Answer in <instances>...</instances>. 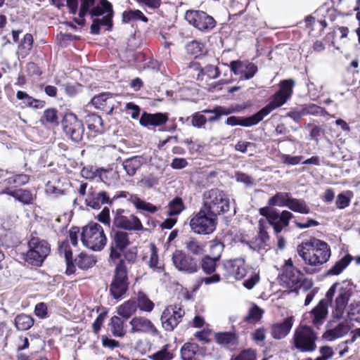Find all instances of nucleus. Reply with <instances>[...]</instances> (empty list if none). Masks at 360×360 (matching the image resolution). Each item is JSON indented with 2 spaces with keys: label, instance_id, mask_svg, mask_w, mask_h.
<instances>
[{
  "label": "nucleus",
  "instance_id": "603ef678",
  "mask_svg": "<svg viewBox=\"0 0 360 360\" xmlns=\"http://www.w3.org/2000/svg\"><path fill=\"white\" fill-rule=\"evenodd\" d=\"M218 260L212 258L210 256H205L201 261L202 271L207 274L214 272Z\"/></svg>",
  "mask_w": 360,
  "mask_h": 360
},
{
  "label": "nucleus",
  "instance_id": "a211bd4d",
  "mask_svg": "<svg viewBox=\"0 0 360 360\" xmlns=\"http://www.w3.org/2000/svg\"><path fill=\"white\" fill-rule=\"evenodd\" d=\"M279 277L285 287L295 290L302 281V274L293 266L291 259H289L285 261L283 272Z\"/></svg>",
  "mask_w": 360,
  "mask_h": 360
},
{
  "label": "nucleus",
  "instance_id": "f3484780",
  "mask_svg": "<svg viewBox=\"0 0 360 360\" xmlns=\"http://www.w3.org/2000/svg\"><path fill=\"white\" fill-rule=\"evenodd\" d=\"M185 315L184 310L178 305H169L165 309L161 316L162 326L167 331H172L181 321Z\"/></svg>",
  "mask_w": 360,
  "mask_h": 360
},
{
  "label": "nucleus",
  "instance_id": "37998d69",
  "mask_svg": "<svg viewBox=\"0 0 360 360\" xmlns=\"http://www.w3.org/2000/svg\"><path fill=\"white\" fill-rule=\"evenodd\" d=\"M352 257L349 255L335 262L327 271L326 275H339L351 262Z\"/></svg>",
  "mask_w": 360,
  "mask_h": 360
},
{
  "label": "nucleus",
  "instance_id": "a878e982",
  "mask_svg": "<svg viewBox=\"0 0 360 360\" xmlns=\"http://www.w3.org/2000/svg\"><path fill=\"white\" fill-rule=\"evenodd\" d=\"M186 254L194 256H202L205 252V244L203 241L194 238L187 237L183 243Z\"/></svg>",
  "mask_w": 360,
  "mask_h": 360
},
{
  "label": "nucleus",
  "instance_id": "f03ea898",
  "mask_svg": "<svg viewBox=\"0 0 360 360\" xmlns=\"http://www.w3.org/2000/svg\"><path fill=\"white\" fill-rule=\"evenodd\" d=\"M297 252L304 264L311 266H317L325 264L331 255L328 244L316 238H312L309 241L299 245Z\"/></svg>",
  "mask_w": 360,
  "mask_h": 360
},
{
  "label": "nucleus",
  "instance_id": "4468645a",
  "mask_svg": "<svg viewBox=\"0 0 360 360\" xmlns=\"http://www.w3.org/2000/svg\"><path fill=\"white\" fill-rule=\"evenodd\" d=\"M185 19L198 30L203 32L212 30L216 25L214 19L202 11H187Z\"/></svg>",
  "mask_w": 360,
  "mask_h": 360
},
{
  "label": "nucleus",
  "instance_id": "cd10ccee",
  "mask_svg": "<svg viewBox=\"0 0 360 360\" xmlns=\"http://www.w3.org/2000/svg\"><path fill=\"white\" fill-rule=\"evenodd\" d=\"M328 300H322L311 311V321L314 325L318 326L322 324L328 314Z\"/></svg>",
  "mask_w": 360,
  "mask_h": 360
},
{
  "label": "nucleus",
  "instance_id": "864d4df0",
  "mask_svg": "<svg viewBox=\"0 0 360 360\" xmlns=\"http://www.w3.org/2000/svg\"><path fill=\"white\" fill-rule=\"evenodd\" d=\"M204 48V44L198 41H192L186 46V52L194 57H198L199 55H201Z\"/></svg>",
  "mask_w": 360,
  "mask_h": 360
},
{
  "label": "nucleus",
  "instance_id": "c9c22d12",
  "mask_svg": "<svg viewBox=\"0 0 360 360\" xmlns=\"http://www.w3.org/2000/svg\"><path fill=\"white\" fill-rule=\"evenodd\" d=\"M287 207L295 212L300 214H309L310 212V208L304 200L292 198L291 196Z\"/></svg>",
  "mask_w": 360,
  "mask_h": 360
},
{
  "label": "nucleus",
  "instance_id": "1a4fd4ad",
  "mask_svg": "<svg viewBox=\"0 0 360 360\" xmlns=\"http://www.w3.org/2000/svg\"><path fill=\"white\" fill-rule=\"evenodd\" d=\"M81 240L84 246L93 250H101L106 243L103 229L98 223H90L84 226Z\"/></svg>",
  "mask_w": 360,
  "mask_h": 360
},
{
  "label": "nucleus",
  "instance_id": "c85d7f7f",
  "mask_svg": "<svg viewBox=\"0 0 360 360\" xmlns=\"http://www.w3.org/2000/svg\"><path fill=\"white\" fill-rule=\"evenodd\" d=\"M261 121V119L257 112L248 117H240L236 116L229 117L226 120V124L231 126L240 125L243 127H251L256 125Z\"/></svg>",
  "mask_w": 360,
  "mask_h": 360
},
{
  "label": "nucleus",
  "instance_id": "e433bc0d",
  "mask_svg": "<svg viewBox=\"0 0 360 360\" xmlns=\"http://www.w3.org/2000/svg\"><path fill=\"white\" fill-rule=\"evenodd\" d=\"M40 122L49 127L58 126L59 124L58 111L54 108L45 110Z\"/></svg>",
  "mask_w": 360,
  "mask_h": 360
},
{
  "label": "nucleus",
  "instance_id": "bb28decb",
  "mask_svg": "<svg viewBox=\"0 0 360 360\" xmlns=\"http://www.w3.org/2000/svg\"><path fill=\"white\" fill-rule=\"evenodd\" d=\"M84 114L83 117L89 131L94 132L95 134H101L104 132L105 129L103 120L100 116L86 111H84Z\"/></svg>",
  "mask_w": 360,
  "mask_h": 360
},
{
  "label": "nucleus",
  "instance_id": "e2e57ef3",
  "mask_svg": "<svg viewBox=\"0 0 360 360\" xmlns=\"http://www.w3.org/2000/svg\"><path fill=\"white\" fill-rule=\"evenodd\" d=\"M207 122V119L205 115L195 112L191 117V125L200 128L203 126Z\"/></svg>",
  "mask_w": 360,
  "mask_h": 360
},
{
  "label": "nucleus",
  "instance_id": "4c0bfd02",
  "mask_svg": "<svg viewBox=\"0 0 360 360\" xmlns=\"http://www.w3.org/2000/svg\"><path fill=\"white\" fill-rule=\"evenodd\" d=\"M348 326L344 323H339L335 328L326 330L323 334V338L328 341H333L342 337L348 332Z\"/></svg>",
  "mask_w": 360,
  "mask_h": 360
},
{
  "label": "nucleus",
  "instance_id": "ea45409f",
  "mask_svg": "<svg viewBox=\"0 0 360 360\" xmlns=\"http://www.w3.org/2000/svg\"><path fill=\"white\" fill-rule=\"evenodd\" d=\"M34 319L25 314H20L16 316L14 320V324L18 330H27L34 325Z\"/></svg>",
  "mask_w": 360,
  "mask_h": 360
},
{
  "label": "nucleus",
  "instance_id": "7ed1b4c3",
  "mask_svg": "<svg viewBox=\"0 0 360 360\" xmlns=\"http://www.w3.org/2000/svg\"><path fill=\"white\" fill-rule=\"evenodd\" d=\"M338 289V295L335 299V309L333 311V316L336 319L342 317L344 311L350 298L356 297L359 298L358 291L354 285L349 281H345L341 283H334L328 290L326 298L328 301H331L336 289Z\"/></svg>",
  "mask_w": 360,
  "mask_h": 360
},
{
  "label": "nucleus",
  "instance_id": "052dcab7",
  "mask_svg": "<svg viewBox=\"0 0 360 360\" xmlns=\"http://www.w3.org/2000/svg\"><path fill=\"white\" fill-rule=\"evenodd\" d=\"M302 156H291L290 155L283 154L281 155V160L283 163L288 165H296L301 162Z\"/></svg>",
  "mask_w": 360,
  "mask_h": 360
},
{
  "label": "nucleus",
  "instance_id": "a18cd8bd",
  "mask_svg": "<svg viewBox=\"0 0 360 360\" xmlns=\"http://www.w3.org/2000/svg\"><path fill=\"white\" fill-rule=\"evenodd\" d=\"M137 308L140 310L150 312L154 308V303L143 292H139L136 297Z\"/></svg>",
  "mask_w": 360,
  "mask_h": 360
},
{
  "label": "nucleus",
  "instance_id": "412c9836",
  "mask_svg": "<svg viewBox=\"0 0 360 360\" xmlns=\"http://www.w3.org/2000/svg\"><path fill=\"white\" fill-rule=\"evenodd\" d=\"M231 70L240 79L248 80L257 73V66L249 61L233 60L230 64Z\"/></svg>",
  "mask_w": 360,
  "mask_h": 360
},
{
  "label": "nucleus",
  "instance_id": "6e6552de",
  "mask_svg": "<svg viewBox=\"0 0 360 360\" xmlns=\"http://www.w3.org/2000/svg\"><path fill=\"white\" fill-rule=\"evenodd\" d=\"M50 251L51 247L46 240L32 236L28 241V250L23 255V259L32 266H41Z\"/></svg>",
  "mask_w": 360,
  "mask_h": 360
},
{
  "label": "nucleus",
  "instance_id": "bf43d9fd",
  "mask_svg": "<svg viewBox=\"0 0 360 360\" xmlns=\"http://www.w3.org/2000/svg\"><path fill=\"white\" fill-rule=\"evenodd\" d=\"M109 98V93H103L94 96L91 100V103L96 108H102Z\"/></svg>",
  "mask_w": 360,
  "mask_h": 360
},
{
  "label": "nucleus",
  "instance_id": "5701e85b",
  "mask_svg": "<svg viewBox=\"0 0 360 360\" xmlns=\"http://www.w3.org/2000/svg\"><path fill=\"white\" fill-rule=\"evenodd\" d=\"M130 244L129 233L123 231H116L112 236L110 245V255L112 259H118L121 252Z\"/></svg>",
  "mask_w": 360,
  "mask_h": 360
},
{
  "label": "nucleus",
  "instance_id": "72a5a7b5",
  "mask_svg": "<svg viewBox=\"0 0 360 360\" xmlns=\"http://www.w3.org/2000/svg\"><path fill=\"white\" fill-rule=\"evenodd\" d=\"M128 201L131 202L138 210L148 212L151 214L158 211V207L155 205L141 200L137 195H130Z\"/></svg>",
  "mask_w": 360,
  "mask_h": 360
},
{
  "label": "nucleus",
  "instance_id": "473e14b6",
  "mask_svg": "<svg viewBox=\"0 0 360 360\" xmlns=\"http://www.w3.org/2000/svg\"><path fill=\"white\" fill-rule=\"evenodd\" d=\"M16 98L22 101V103L27 107L36 109L42 108L44 105V101L35 99L28 95L25 91H18L16 93Z\"/></svg>",
  "mask_w": 360,
  "mask_h": 360
},
{
  "label": "nucleus",
  "instance_id": "f8f14e48",
  "mask_svg": "<svg viewBox=\"0 0 360 360\" xmlns=\"http://www.w3.org/2000/svg\"><path fill=\"white\" fill-rule=\"evenodd\" d=\"M113 226L129 231L139 232L144 230V227L142 224L140 219L131 214L128 210L124 209H117L112 212Z\"/></svg>",
  "mask_w": 360,
  "mask_h": 360
},
{
  "label": "nucleus",
  "instance_id": "4d7b16f0",
  "mask_svg": "<svg viewBox=\"0 0 360 360\" xmlns=\"http://www.w3.org/2000/svg\"><path fill=\"white\" fill-rule=\"evenodd\" d=\"M200 74L207 75L210 79H216L219 76L218 68L213 65H207L204 68L201 69L198 75V78Z\"/></svg>",
  "mask_w": 360,
  "mask_h": 360
},
{
  "label": "nucleus",
  "instance_id": "ddd939ff",
  "mask_svg": "<svg viewBox=\"0 0 360 360\" xmlns=\"http://www.w3.org/2000/svg\"><path fill=\"white\" fill-rule=\"evenodd\" d=\"M259 214L266 218L277 235L289 225L290 220L293 217L292 213L288 210H283L281 212L278 210L269 207L260 208Z\"/></svg>",
  "mask_w": 360,
  "mask_h": 360
},
{
  "label": "nucleus",
  "instance_id": "dca6fc26",
  "mask_svg": "<svg viewBox=\"0 0 360 360\" xmlns=\"http://www.w3.org/2000/svg\"><path fill=\"white\" fill-rule=\"evenodd\" d=\"M172 260L175 268L179 271L193 274L198 269L197 260L182 250H175L172 254Z\"/></svg>",
  "mask_w": 360,
  "mask_h": 360
},
{
  "label": "nucleus",
  "instance_id": "f257e3e1",
  "mask_svg": "<svg viewBox=\"0 0 360 360\" xmlns=\"http://www.w3.org/2000/svg\"><path fill=\"white\" fill-rule=\"evenodd\" d=\"M87 13H89L91 18L103 15L102 18L93 19L91 34H98L101 26H106L108 30L112 28V6L107 0H101L98 4H96V0H80L79 18H83Z\"/></svg>",
  "mask_w": 360,
  "mask_h": 360
},
{
  "label": "nucleus",
  "instance_id": "2eb2a0df",
  "mask_svg": "<svg viewBox=\"0 0 360 360\" xmlns=\"http://www.w3.org/2000/svg\"><path fill=\"white\" fill-rule=\"evenodd\" d=\"M62 126L65 134L73 141L79 142L82 140L84 131V125L75 114L66 113L62 120Z\"/></svg>",
  "mask_w": 360,
  "mask_h": 360
},
{
  "label": "nucleus",
  "instance_id": "338daca9",
  "mask_svg": "<svg viewBox=\"0 0 360 360\" xmlns=\"http://www.w3.org/2000/svg\"><path fill=\"white\" fill-rule=\"evenodd\" d=\"M105 317H106V313L105 312L101 313L97 316V318L96 319L94 322L93 323V324H92L93 331L96 334H97L100 331Z\"/></svg>",
  "mask_w": 360,
  "mask_h": 360
},
{
  "label": "nucleus",
  "instance_id": "69168bd1",
  "mask_svg": "<svg viewBox=\"0 0 360 360\" xmlns=\"http://www.w3.org/2000/svg\"><path fill=\"white\" fill-rule=\"evenodd\" d=\"M98 220L105 225L110 226V209L105 207L103 210L98 214Z\"/></svg>",
  "mask_w": 360,
  "mask_h": 360
},
{
  "label": "nucleus",
  "instance_id": "58836bf2",
  "mask_svg": "<svg viewBox=\"0 0 360 360\" xmlns=\"http://www.w3.org/2000/svg\"><path fill=\"white\" fill-rule=\"evenodd\" d=\"M347 317L349 324L354 327V323L360 322V302L354 300L348 307Z\"/></svg>",
  "mask_w": 360,
  "mask_h": 360
},
{
  "label": "nucleus",
  "instance_id": "3c124183",
  "mask_svg": "<svg viewBox=\"0 0 360 360\" xmlns=\"http://www.w3.org/2000/svg\"><path fill=\"white\" fill-rule=\"evenodd\" d=\"M29 181L30 176L24 174H15L13 176L9 177L5 180L7 185H15L16 186H24L27 184Z\"/></svg>",
  "mask_w": 360,
  "mask_h": 360
},
{
  "label": "nucleus",
  "instance_id": "09e8293b",
  "mask_svg": "<svg viewBox=\"0 0 360 360\" xmlns=\"http://www.w3.org/2000/svg\"><path fill=\"white\" fill-rule=\"evenodd\" d=\"M141 20L143 22H147L148 18L139 10H129L125 11L122 14V20L128 22L131 20Z\"/></svg>",
  "mask_w": 360,
  "mask_h": 360
},
{
  "label": "nucleus",
  "instance_id": "9b49d317",
  "mask_svg": "<svg viewBox=\"0 0 360 360\" xmlns=\"http://www.w3.org/2000/svg\"><path fill=\"white\" fill-rule=\"evenodd\" d=\"M189 224L195 233L210 234L216 229L217 217L209 214L205 210L201 208L191 216Z\"/></svg>",
  "mask_w": 360,
  "mask_h": 360
},
{
  "label": "nucleus",
  "instance_id": "49530a36",
  "mask_svg": "<svg viewBox=\"0 0 360 360\" xmlns=\"http://www.w3.org/2000/svg\"><path fill=\"white\" fill-rule=\"evenodd\" d=\"M169 345H165L160 350L149 356V358L152 360H172L174 355L169 351Z\"/></svg>",
  "mask_w": 360,
  "mask_h": 360
},
{
  "label": "nucleus",
  "instance_id": "20e7f679",
  "mask_svg": "<svg viewBox=\"0 0 360 360\" xmlns=\"http://www.w3.org/2000/svg\"><path fill=\"white\" fill-rule=\"evenodd\" d=\"M209 214L217 215L229 211L230 199L229 195L222 190L212 188L206 191L202 195V207Z\"/></svg>",
  "mask_w": 360,
  "mask_h": 360
},
{
  "label": "nucleus",
  "instance_id": "de8ad7c7",
  "mask_svg": "<svg viewBox=\"0 0 360 360\" xmlns=\"http://www.w3.org/2000/svg\"><path fill=\"white\" fill-rule=\"evenodd\" d=\"M184 208L182 199L179 197H176L169 203L168 215L174 216L179 214Z\"/></svg>",
  "mask_w": 360,
  "mask_h": 360
},
{
  "label": "nucleus",
  "instance_id": "2f4dec72",
  "mask_svg": "<svg viewBox=\"0 0 360 360\" xmlns=\"http://www.w3.org/2000/svg\"><path fill=\"white\" fill-rule=\"evenodd\" d=\"M143 165V158L140 156H134L124 160L122 165L127 174L132 176Z\"/></svg>",
  "mask_w": 360,
  "mask_h": 360
},
{
  "label": "nucleus",
  "instance_id": "6e6d98bb",
  "mask_svg": "<svg viewBox=\"0 0 360 360\" xmlns=\"http://www.w3.org/2000/svg\"><path fill=\"white\" fill-rule=\"evenodd\" d=\"M302 109V114L305 115H322L323 109L316 104H306L301 106Z\"/></svg>",
  "mask_w": 360,
  "mask_h": 360
},
{
  "label": "nucleus",
  "instance_id": "79ce46f5",
  "mask_svg": "<svg viewBox=\"0 0 360 360\" xmlns=\"http://www.w3.org/2000/svg\"><path fill=\"white\" fill-rule=\"evenodd\" d=\"M147 264L153 271L161 273L164 270L162 265L159 262L157 248L153 244L150 247V257Z\"/></svg>",
  "mask_w": 360,
  "mask_h": 360
},
{
  "label": "nucleus",
  "instance_id": "774afa93",
  "mask_svg": "<svg viewBox=\"0 0 360 360\" xmlns=\"http://www.w3.org/2000/svg\"><path fill=\"white\" fill-rule=\"evenodd\" d=\"M34 313L36 316L41 319H44L47 315V307L44 302L38 303L35 306Z\"/></svg>",
  "mask_w": 360,
  "mask_h": 360
},
{
  "label": "nucleus",
  "instance_id": "9d476101",
  "mask_svg": "<svg viewBox=\"0 0 360 360\" xmlns=\"http://www.w3.org/2000/svg\"><path fill=\"white\" fill-rule=\"evenodd\" d=\"M129 284L127 267L123 262H120L108 286L109 295L116 300L122 299L128 290Z\"/></svg>",
  "mask_w": 360,
  "mask_h": 360
},
{
  "label": "nucleus",
  "instance_id": "c756f323",
  "mask_svg": "<svg viewBox=\"0 0 360 360\" xmlns=\"http://www.w3.org/2000/svg\"><path fill=\"white\" fill-rule=\"evenodd\" d=\"M269 240L268 233L263 228H260L258 236L252 238L248 244L250 249L260 251L266 248Z\"/></svg>",
  "mask_w": 360,
  "mask_h": 360
},
{
  "label": "nucleus",
  "instance_id": "f704fd0d",
  "mask_svg": "<svg viewBox=\"0 0 360 360\" xmlns=\"http://www.w3.org/2000/svg\"><path fill=\"white\" fill-rule=\"evenodd\" d=\"M136 301L135 300H129L118 307L117 314L125 319H128L136 313Z\"/></svg>",
  "mask_w": 360,
  "mask_h": 360
},
{
  "label": "nucleus",
  "instance_id": "0e129e2a",
  "mask_svg": "<svg viewBox=\"0 0 360 360\" xmlns=\"http://www.w3.org/2000/svg\"><path fill=\"white\" fill-rule=\"evenodd\" d=\"M126 110L135 120L138 118L141 109L139 105L130 102L126 104Z\"/></svg>",
  "mask_w": 360,
  "mask_h": 360
},
{
  "label": "nucleus",
  "instance_id": "39448f33",
  "mask_svg": "<svg viewBox=\"0 0 360 360\" xmlns=\"http://www.w3.org/2000/svg\"><path fill=\"white\" fill-rule=\"evenodd\" d=\"M58 252L61 256L65 257L67 266L65 274L67 275L73 274L76 271V266L82 270H87L93 267L96 262L94 255L84 252L79 254L73 260L72 252L68 240L61 242L58 248Z\"/></svg>",
  "mask_w": 360,
  "mask_h": 360
},
{
  "label": "nucleus",
  "instance_id": "aec40b11",
  "mask_svg": "<svg viewBox=\"0 0 360 360\" xmlns=\"http://www.w3.org/2000/svg\"><path fill=\"white\" fill-rule=\"evenodd\" d=\"M223 266L226 271L224 276L228 278L233 277L237 280H240L247 274V268L243 258L226 260L224 262Z\"/></svg>",
  "mask_w": 360,
  "mask_h": 360
},
{
  "label": "nucleus",
  "instance_id": "5fc2aeb1",
  "mask_svg": "<svg viewBox=\"0 0 360 360\" xmlns=\"http://www.w3.org/2000/svg\"><path fill=\"white\" fill-rule=\"evenodd\" d=\"M210 243V257L219 261L224 245L221 242L217 240H212Z\"/></svg>",
  "mask_w": 360,
  "mask_h": 360
},
{
  "label": "nucleus",
  "instance_id": "8fccbe9b",
  "mask_svg": "<svg viewBox=\"0 0 360 360\" xmlns=\"http://www.w3.org/2000/svg\"><path fill=\"white\" fill-rule=\"evenodd\" d=\"M217 342L221 345L229 347L236 344V336L231 333H221L216 335Z\"/></svg>",
  "mask_w": 360,
  "mask_h": 360
},
{
  "label": "nucleus",
  "instance_id": "a19ab883",
  "mask_svg": "<svg viewBox=\"0 0 360 360\" xmlns=\"http://www.w3.org/2000/svg\"><path fill=\"white\" fill-rule=\"evenodd\" d=\"M291 194L286 192H278L268 201V207L278 206L287 207L288 201L290 198Z\"/></svg>",
  "mask_w": 360,
  "mask_h": 360
},
{
  "label": "nucleus",
  "instance_id": "c03bdc74",
  "mask_svg": "<svg viewBox=\"0 0 360 360\" xmlns=\"http://www.w3.org/2000/svg\"><path fill=\"white\" fill-rule=\"evenodd\" d=\"M109 326L112 334L115 337L121 338L124 335V321L119 316H112L110 319Z\"/></svg>",
  "mask_w": 360,
  "mask_h": 360
},
{
  "label": "nucleus",
  "instance_id": "6ab92c4d",
  "mask_svg": "<svg viewBox=\"0 0 360 360\" xmlns=\"http://www.w3.org/2000/svg\"><path fill=\"white\" fill-rule=\"evenodd\" d=\"M85 203L88 207L94 210L101 209L103 205L113 203V199H110L108 193L105 191H97L91 187L86 194Z\"/></svg>",
  "mask_w": 360,
  "mask_h": 360
},
{
  "label": "nucleus",
  "instance_id": "680f3d73",
  "mask_svg": "<svg viewBox=\"0 0 360 360\" xmlns=\"http://www.w3.org/2000/svg\"><path fill=\"white\" fill-rule=\"evenodd\" d=\"M231 360H256V354L254 350H243L238 356L233 357Z\"/></svg>",
  "mask_w": 360,
  "mask_h": 360
},
{
  "label": "nucleus",
  "instance_id": "393cba45",
  "mask_svg": "<svg viewBox=\"0 0 360 360\" xmlns=\"http://www.w3.org/2000/svg\"><path fill=\"white\" fill-rule=\"evenodd\" d=\"M168 120V116L166 113L157 112V113H148L143 112L139 120V123L141 126L149 127H160L165 124Z\"/></svg>",
  "mask_w": 360,
  "mask_h": 360
},
{
  "label": "nucleus",
  "instance_id": "b1692460",
  "mask_svg": "<svg viewBox=\"0 0 360 360\" xmlns=\"http://www.w3.org/2000/svg\"><path fill=\"white\" fill-rule=\"evenodd\" d=\"M295 321L292 316H288L281 322L273 324L271 327V334L274 339L285 338L290 332Z\"/></svg>",
  "mask_w": 360,
  "mask_h": 360
},
{
  "label": "nucleus",
  "instance_id": "0eeeda50",
  "mask_svg": "<svg viewBox=\"0 0 360 360\" xmlns=\"http://www.w3.org/2000/svg\"><path fill=\"white\" fill-rule=\"evenodd\" d=\"M295 82L292 79H285L280 82L279 89L271 98L270 102L257 112L261 121L272 110L284 105L292 94Z\"/></svg>",
  "mask_w": 360,
  "mask_h": 360
},
{
  "label": "nucleus",
  "instance_id": "423d86ee",
  "mask_svg": "<svg viewBox=\"0 0 360 360\" xmlns=\"http://www.w3.org/2000/svg\"><path fill=\"white\" fill-rule=\"evenodd\" d=\"M316 333L307 325L298 326L290 340L292 348L298 352L311 353L316 349Z\"/></svg>",
  "mask_w": 360,
  "mask_h": 360
},
{
  "label": "nucleus",
  "instance_id": "4be33fe9",
  "mask_svg": "<svg viewBox=\"0 0 360 360\" xmlns=\"http://www.w3.org/2000/svg\"><path fill=\"white\" fill-rule=\"evenodd\" d=\"M131 333H144L156 336L159 334L158 330L150 320L143 316H135L130 321Z\"/></svg>",
  "mask_w": 360,
  "mask_h": 360
},
{
  "label": "nucleus",
  "instance_id": "13d9d810",
  "mask_svg": "<svg viewBox=\"0 0 360 360\" xmlns=\"http://www.w3.org/2000/svg\"><path fill=\"white\" fill-rule=\"evenodd\" d=\"M262 315V311L257 306H254L250 309L249 314L245 317V320L250 323H254L259 321Z\"/></svg>",
  "mask_w": 360,
  "mask_h": 360
},
{
  "label": "nucleus",
  "instance_id": "7c9ffc66",
  "mask_svg": "<svg viewBox=\"0 0 360 360\" xmlns=\"http://www.w3.org/2000/svg\"><path fill=\"white\" fill-rule=\"evenodd\" d=\"M11 196L23 205H32L36 198L35 195L31 191L23 188L13 190V192L11 193Z\"/></svg>",
  "mask_w": 360,
  "mask_h": 360
}]
</instances>
